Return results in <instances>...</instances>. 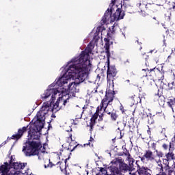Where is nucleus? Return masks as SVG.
Instances as JSON below:
<instances>
[{
	"mask_svg": "<svg viewBox=\"0 0 175 175\" xmlns=\"http://www.w3.org/2000/svg\"><path fill=\"white\" fill-rule=\"evenodd\" d=\"M92 50H94V44L90 42L85 49L81 51L79 56L71 59L70 62L72 64L70 65L66 70L68 78L64 76L59 78L56 82L59 87L68 84V81L70 79L75 80V84L77 85L85 81L87 76H88V68L91 65L90 54L92 53Z\"/></svg>",
	"mask_w": 175,
	"mask_h": 175,
	"instance_id": "1",
	"label": "nucleus"
},
{
	"mask_svg": "<svg viewBox=\"0 0 175 175\" xmlns=\"http://www.w3.org/2000/svg\"><path fill=\"white\" fill-rule=\"evenodd\" d=\"M39 111L36 114V120L30 126L28 131V137L32 141H27L26 145L23 148V152L26 157H33L39 155V150L42 148L40 143V131L44 126V120H46V114Z\"/></svg>",
	"mask_w": 175,
	"mask_h": 175,
	"instance_id": "2",
	"label": "nucleus"
},
{
	"mask_svg": "<svg viewBox=\"0 0 175 175\" xmlns=\"http://www.w3.org/2000/svg\"><path fill=\"white\" fill-rule=\"evenodd\" d=\"M57 94H58V90L53 88L46 90L42 95V99L43 100L51 96V101L44 103L41 109H40V111L42 112V114H47L49 111H50V109H51V105L54 103V100H55V95H57Z\"/></svg>",
	"mask_w": 175,
	"mask_h": 175,
	"instance_id": "3",
	"label": "nucleus"
},
{
	"mask_svg": "<svg viewBox=\"0 0 175 175\" xmlns=\"http://www.w3.org/2000/svg\"><path fill=\"white\" fill-rule=\"evenodd\" d=\"M142 72H144L145 73L143 75V77H147V79H149L150 80H154V79L163 80L165 79L163 73L157 68L143 69Z\"/></svg>",
	"mask_w": 175,
	"mask_h": 175,
	"instance_id": "4",
	"label": "nucleus"
},
{
	"mask_svg": "<svg viewBox=\"0 0 175 175\" xmlns=\"http://www.w3.org/2000/svg\"><path fill=\"white\" fill-rule=\"evenodd\" d=\"M137 7L140 9L141 16H142V17L148 16V13H151V12L155 10V5H154V4L147 3V2L144 0H139V3H137Z\"/></svg>",
	"mask_w": 175,
	"mask_h": 175,
	"instance_id": "5",
	"label": "nucleus"
},
{
	"mask_svg": "<svg viewBox=\"0 0 175 175\" xmlns=\"http://www.w3.org/2000/svg\"><path fill=\"white\" fill-rule=\"evenodd\" d=\"M117 68L116 66H110V63H108L107 70V80L109 85H111V87H114V77L117 76Z\"/></svg>",
	"mask_w": 175,
	"mask_h": 175,
	"instance_id": "6",
	"label": "nucleus"
},
{
	"mask_svg": "<svg viewBox=\"0 0 175 175\" xmlns=\"http://www.w3.org/2000/svg\"><path fill=\"white\" fill-rule=\"evenodd\" d=\"M174 150V148L172 147V143H170L169 145V151L167 153H165L164 158L163 159V165H167V163L170 161H174L175 159V154L174 152H173V150Z\"/></svg>",
	"mask_w": 175,
	"mask_h": 175,
	"instance_id": "7",
	"label": "nucleus"
},
{
	"mask_svg": "<svg viewBox=\"0 0 175 175\" xmlns=\"http://www.w3.org/2000/svg\"><path fill=\"white\" fill-rule=\"evenodd\" d=\"M73 144H75V142H71L69 144V147L68 148H64L63 150H61L60 155H65V154L66 153L68 154V155H69V154H70L72 151H75L76 148H83V146L80 144L75 145L74 147Z\"/></svg>",
	"mask_w": 175,
	"mask_h": 175,
	"instance_id": "8",
	"label": "nucleus"
},
{
	"mask_svg": "<svg viewBox=\"0 0 175 175\" xmlns=\"http://www.w3.org/2000/svg\"><path fill=\"white\" fill-rule=\"evenodd\" d=\"M137 162L139 161H137L135 163L137 166V172L133 174V175H151L152 173L151 170L148 168V167L140 166V165L137 164Z\"/></svg>",
	"mask_w": 175,
	"mask_h": 175,
	"instance_id": "9",
	"label": "nucleus"
},
{
	"mask_svg": "<svg viewBox=\"0 0 175 175\" xmlns=\"http://www.w3.org/2000/svg\"><path fill=\"white\" fill-rule=\"evenodd\" d=\"M141 159V162H145L146 161L152 162V161H155V156L154 155V152L150 150H145L144 154L143 157H139Z\"/></svg>",
	"mask_w": 175,
	"mask_h": 175,
	"instance_id": "10",
	"label": "nucleus"
},
{
	"mask_svg": "<svg viewBox=\"0 0 175 175\" xmlns=\"http://www.w3.org/2000/svg\"><path fill=\"white\" fill-rule=\"evenodd\" d=\"M100 111H101L99 108H96V112L92 115L90 119V122L88 124V126H90V132H92L94 130V126H95V124H96V120H98V117H99Z\"/></svg>",
	"mask_w": 175,
	"mask_h": 175,
	"instance_id": "11",
	"label": "nucleus"
},
{
	"mask_svg": "<svg viewBox=\"0 0 175 175\" xmlns=\"http://www.w3.org/2000/svg\"><path fill=\"white\" fill-rule=\"evenodd\" d=\"M13 157H11V159L9 161V167L10 170V167L15 169L16 170H21L23 169H24V167H25V165H27V163H13Z\"/></svg>",
	"mask_w": 175,
	"mask_h": 175,
	"instance_id": "12",
	"label": "nucleus"
},
{
	"mask_svg": "<svg viewBox=\"0 0 175 175\" xmlns=\"http://www.w3.org/2000/svg\"><path fill=\"white\" fill-rule=\"evenodd\" d=\"M27 129H28V126H23L19 129L16 134L12 135L11 139L12 140H19V139H21V137H23V135H24V133H27Z\"/></svg>",
	"mask_w": 175,
	"mask_h": 175,
	"instance_id": "13",
	"label": "nucleus"
},
{
	"mask_svg": "<svg viewBox=\"0 0 175 175\" xmlns=\"http://www.w3.org/2000/svg\"><path fill=\"white\" fill-rule=\"evenodd\" d=\"M164 170L165 172H167V175H175V161L173 162V164L172 165V166L170 167L169 165V162L167 163V164H164Z\"/></svg>",
	"mask_w": 175,
	"mask_h": 175,
	"instance_id": "14",
	"label": "nucleus"
},
{
	"mask_svg": "<svg viewBox=\"0 0 175 175\" xmlns=\"http://www.w3.org/2000/svg\"><path fill=\"white\" fill-rule=\"evenodd\" d=\"M107 38H104V42H105V53L107 54V57H110V33H107Z\"/></svg>",
	"mask_w": 175,
	"mask_h": 175,
	"instance_id": "15",
	"label": "nucleus"
},
{
	"mask_svg": "<svg viewBox=\"0 0 175 175\" xmlns=\"http://www.w3.org/2000/svg\"><path fill=\"white\" fill-rule=\"evenodd\" d=\"M64 165V163L59 161L57 163V164L53 163V162L50 161L47 165H44V168L47 167H53V166H55V167H57V169H59L62 172H64V168H62V165Z\"/></svg>",
	"mask_w": 175,
	"mask_h": 175,
	"instance_id": "16",
	"label": "nucleus"
},
{
	"mask_svg": "<svg viewBox=\"0 0 175 175\" xmlns=\"http://www.w3.org/2000/svg\"><path fill=\"white\" fill-rule=\"evenodd\" d=\"M119 172H120V173H126V172L129 171V165L128 164L122 162V160L120 159L119 160V168H118Z\"/></svg>",
	"mask_w": 175,
	"mask_h": 175,
	"instance_id": "17",
	"label": "nucleus"
},
{
	"mask_svg": "<svg viewBox=\"0 0 175 175\" xmlns=\"http://www.w3.org/2000/svg\"><path fill=\"white\" fill-rule=\"evenodd\" d=\"M68 100H69V98L65 99L64 98V96L59 97L55 105H53V109H57V107H59V103H62L64 106H65L66 103H68Z\"/></svg>",
	"mask_w": 175,
	"mask_h": 175,
	"instance_id": "18",
	"label": "nucleus"
},
{
	"mask_svg": "<svg viewBox=\"0 0 175 175\" xmlns=\"http://www.w3.org/2000/svg\"><path fill=\"white\" fill-rule=\"evenodd\" d=\"M111 105L113 104L111 103H109L107 98H105V97L104 98L102 99L100 106L97 107V109H99V110L102 111V110H103L105 107H107L109 105L111 106Z\"/></svg>",
	"mask_w": 175,
	"mask_h": 175,
	"instance_id": "19",
	"label": "nucleus"
},
{
	"mask_svg": "<svg viewBox=\"0 0 175 175\" xmlns=\"http://www.w3.org/2000/svg\"><path fill=\"white\" fill-rule=\"evenodd\" d=\"M9 163H4V165H2L0 167V175H8V173H9Z\"/></svg>",
	"mask_w": 175,
	"mask_h": 175,
	"instance_id": "20",
	"label": "nucleus"
},
{
	"mask_svg": "<svg viewBox=\"0 0 175 175\" xmlns=\"http://www.w3.org/2000/svg\"><path fill=\"white\" fill-rule=\"evenodd\" d=\"M109 170L111 173L109 175H124L121 172H120L118 167L111 165L109 167Z\"/></svg>",
	"mask_w": 175,
	"mask_h": 175,
	"instance_id": "21",
	"label": "nucleus"
},
{
	"mask_svg": "<svg viewBox=\"0 0 175 175\" xmlns=\"http://www.w3.org/2000/svg\"><path fill=\"white\" fill-rule=\"evenodd\" d=\"M114 95H116V92L114 91L106 92L105 97L107 99L109 103H111L114 100Z\"/></svg>",
	"mask_w": 175,
	"mask_h": 175,
	"instance_id": "22",
	"label": "nucleus"
},
{
	"mask_svg": "<svg viewBox=\"0 0 175 175\" xmlns=\"http://www.w3.org/2000/svg\"><path fill=\"white\" fill-rule=\"evenodd\" d=\"M108 116H110L111 121L116 122L118 118V114L117 113V111H114L113 112H108Z\"/></svg>",
	"mask_w": 175,
	"mask_h": 175,
	"instance_id": "23",
	"label": "nucleus"
},
{
	"mask_svg": "<svg viewBox=\"0 0 175 175\" xmlns=\"http://www.w3.org/2000/svg\"><path fill=\"white\" fill-rule=\"evenodd\" d=\"M113 111H116L114 110V108H113V106L108 105L107 107H104V113H106L107 114H109V113H113Z\"/></svg>",
	"mask_w": 175,
	"mask_h": 175,
	"instance_id": "24",
	"label": "nucleus"
},
{
	"mask_svg": "<svg viewBox=\"0 0 175 175\" xmlns=\"http://www.w3.org/2000/svg\"><path fill=\"white\" fill-rule=\"evenodd\" d=\"M135 161H129V172H133L135 170Z\"/></svg>",
	"mask_w": 175,
	"mask_h": 175,
	"instance_id": "25",
	"label": "nucleus"
},
{
	"mask_svg": "<svg viewBox=\"0 0 175 175\" xmlns=\"http://www.w3.org/2000/svg\"><path fill=\"white\" fill-rule=\"evenodd\" d=\"M142 120H148L150 115H148L147 113H145L144 111L139 113Z\"/></svg>",
	"mask_w": 175,
	"mask_h": 175,
	"instance_id": "26",
	"label": "nucleus"
},
{
	"mask_svg": "<svg viewBox=\"0 0 175 175\" xmlns=\"http://www.w3.org/2000/svg\"><path fill=\"white\" fill-rule=\"evenodd\" d=\"M167 7L170 10H175V3L169 1L167 3Z\"/></svg>",
	"mask_w": 175,
	"mask_h": 175,
	"instance_id": "27",
	"label": "nucleus"
},
{
	"mask_svg": "<svg viewBox=\"0 0 175 175\" xmlns=\"http://www.w3.org/2000/svg\"><path fill=\"white\" fill-rule=\"evenodd\" d=\"M94 141H95V139H94V138H92V137H90L88 144H85L83 145L84 147H85V146H90V147H94Z\"/></svg>",
	"mask_w": 175,
	"mask_h": 175,
	"instance_id": "28",
	"label": "nucleus"
},
{
	"mask_svg": "<svg viewBox=\"0 0 175 175\" xmlns=\"http://www.w3.org/2000/svg\"><path fill=\"white\" fill-rule=\"evenodd\" d=\"M131 99L133 101V105H137V103H139V101L137 100V99H139V98L135 95L131 96Z\"/></svg>",
	"mask_w": 175,
	"mask_h": 175,
	"instance_id": "29",
	"label": "nucleus"
},
{
	"mask_svg": "<svg viewBox=\"0 0 175 175\" xmlns=\"http://www.w3.org/2000/svg\"><path fill=\"white\" fill-rule=\"evenodd\" d=\"M147 120H148V124H149L150 125L155 123V120H154V119L152 118L151 113H149V117H148Z\"/></svg>",
	"mask_w": 175,
	"mask_h": 175,
	"instance_id": "30",
	"label": "nucleus"
},
{
	"mask_svg": "<svg viewBox=\"0 0 175 175\" xmlns=\"http://www.w3.org/2000/svg\"><path fill=\"white\" fill-rule=\"evenodd\" d=\"M99 32H100V27L97 28V31L94 33V39H96V40H98V39H100V37L98 36Z\"/></svg>",
	"mask_w": 175,
	"mask_h": 175,
	"instance_id": "31",
	"label": "nucleus"
},
{
	"mask_svg": "<svg viewBox=\"0 0 175 175\" xmlns=\"http://www.w3.org/2000/svg\"><path fill=\"white\" fill-rule=\"evenodd\" d=\"M156 155L158 157V158H163V156L165 155L162 151H159L158 150H155Z\"/></svg>",
	"mask_w": 175,
	"mask_h": 175,
	"instance_id": "32",
	"label": "nucleus"
},
{
	"mask_svg": "<svg viewBox=\"0 0 175 175\" xmlns=\"http://www.w3.org/2000/svg\"><path fill=\"white\" fill-rule=\"evenodd\" d=\"M170 16H172V14L170 12L165 14V21H170Z\"/></svg>",
	"mask_w": 175,
	"mask_h": 175,
	"instance_id": "33",
	"label": "nucleus"
},
{
	"mask_svg": "<svg viewBox=\"0 0 175 175\" xmlns=\"http://www.w3.org/2000/svg\"><path fill=\"white\" fill-rule=\"evenodd\" d=\"M142 58L143 59H146V61H147V59H148L149 57H148V55H146V53H143L142 55Z\"/></svg>",
	"mask_w": 175,
	"mask_h": 175,
	"instance_id": "34",
	"label": "nucleus"
},
{
	"mask_svg": "<svg viewBox=\"0 0 175 175\" xmlns=\"http://www.w3.org/2000/svg\"><path fill=\"white\" fill-rule=\"evenodd\" d=\"M127 159H128L129 162H130L131 161H135V159H133V157H132V156L131 155L130 153L127 156Z\"/></svg>",
	"mask_w": 175,
	"mask_h": 175,
	"instance_id": "35",
	"label": "nucleus"
},
{
	"mask_svg": "<svg viewBox=\"0 0 175 175\" xmlns=\"http://www.w3.org/2000/svg\"><path fill=\"white\" fill-rule=\"evenodd\" d=\"M120 111H122V114H125V109H124V106L122 105V104H121L120 107Z\"/></svg>",
	"mask_w": 175,
	"mask_h": 175,
	"instance_id": "36",
	"label": "nucleus"
},
{
	"mask_svg": "<svg viewBox=\"0 0 175 175\" xmlns=\"http://www.w3.org/2000/svg\"><path fill=\"white\" fill-rule=\"evenodd\" d=\"M100 172L104 174H106V173H107V170H106L105 167H100Z\"/></svg>",
	"mask_w": 175,
	"mask_h": 175,
	"instance_id": "37",
	"label": "nucleus"
},
{
	"mask_svg": "<svg viewBox=\"0 0 175 175\" xmlns=\"http://www.w3.org/2000/svg\"><path fill=\"white\" fill-rule=\"evenodd\" d=\"M127 75L128 77H133V76H135V74L132 71H129Z\"/></svg>",
	"mask_w": 175,
	"mask_h": 175,
	"instance_id": "38",
	"label": "nucleus"
},
{
	"mask_svg": "<svg viewBox=\"0 0 175 175\" xmlns=\"http://www.w3.org/2000/svg\"><path fill=\"white\" fill-rule=\"evenodd\" d=\"M162 148H163V150H167L169 148V145L168 144H163L162 145Z\"/></svg>",
	"mask_w": 175,
	"mask_h": 175,
	"instance_id": "39",
	"label": "nucleus"
},
{
	"mask_svg": "<svg viewBox=\"0 0 175 175\" xmlns=\"http://www.w3.org/2000/svg\"><path fill=\"white\" fill-rule=\"evenodd\" d=\"M103 113H100L99 114L98 113V117H99V119H98V121H103Z\"/></svg>",
	"mask_w": 175,
	"mask_h": 175,
	"instance_id": "40",
	"label": "nucleus"
},
{
	"mask_svg": "<svg viewBox=\"0 0 175 175\" xmlns=\"http://www.w3.org/2000/svg\"><path fill=\"white\" fill-rule=\"evenodd\" d=\"M98 130L99 131H103V129H105V125L100 126V125H98Z\"/></svg>",
	"mask_w": 175,
	"mask_h": 175,
	"instance_id": "41",
	"label": "nucleus"
},
{
	"mask_svg": "<svg viewBox=\"0 0 175 175\" xmlns=\"http://www.w3.org/2000/svg\"><path fill=\"white\" fill-rule=\"evenodd\" d=\"M161 133H163V135H166V128H163L161 129Z\"/></svg>",
	"mask_w": 175,
	"mask_h": 175,
	"instance_id": "42",
	"label": "nucleus"
},
{
	"mask_svg": "<svg viewBox=\"0 0 175 175\" xmlns=\"http://www.w3.org/2000/svg\"><path fill=\"white\" fill-rule=\"evenodd\" d=\"M68 142L69 143V142H72V134L69 135V137H68Z\"/></svg>",
	"mask_w": 175,
	"mask_h": 175,
	"instance_id": "43",
	"label": "nucleus"
},
{
	"mask_svg": "<svg viewBox=\"0 0 175 175\" xmlns=\"http://www.w3.org/2000/svg\"><path fill=\"white\" fill-rule=\"evenodd\" d=\"M152 148H153L154 150H155L157 148V144L155 143H152Z\"/></svg>",
	"mask_w": 175,
	"mask_h": 175,
	"instance_id": "44",
	"label": "nucleus"
},
{
	"mask_svg": "<svg viewBox=\"0 0 175 175\" xmlns=\"http://www.w3.org/2000/svg\"><path fill=\"white\" fill-rule=\"evenodd\" d=\"M83 117V111L80 112V115H77V118H81Z\"/></svg>",
	"mask_w": 175,
	"mask_h": 175,
	"instance_id": "45",
	"label": "nucleus"
},
{
	"mask_svg": "<svg viewBox=\"0 0 175 175\" xmlns=\"http://www.w3.org/2000/svg\"><path fill=\"white\" fill-rule=\"evenodd\" d=\"M129 151L126 150V152H124V155H125V157H127L129 154Z\"/></svg>",
	"mask_w": 175,
	"mask_h": 175,
	"instance_id": "46",
	"label": "nucleus"
},
{
	"mask_svg": "<svg viewBox=\"0 0 175 175\" xmlns=\"http://www.w3.org/2000/svg\"><path fill=\"white\" fill-rule=\"evenodd\" d=\"M5 144H6V141L3 142L0 145V147H3V146H5Z\"/></svg>",
	"mask_w": 175,
	"mask_h": 175,
	"instance_id": "47",
	"label": "nucleus"
},
{
	"mask_svg": "<svg viewBox=\"0 0 175 175\" xmlns=\"http://www.w3.org/2000/svg\"><path fill=\"white\" fill-rule=\"evenodd\" d=\"M111 33H114V26H112V31H111Z\"/></svg>",
	"mask_w": 175,
	"mask_h": 175,
	"instance_id": "48",
	"label": "nucleus"
},
{
	"mask_svg": "<svg viewBox=\"0 0 175 175\" xmlns=\"http://www.w3.org/2000/svg\"><path fill=\"white\" fill-rule=\"evenodd\" d=\"M158 96H159V99H163V96H159V94H158Z\"/></svg>",
	"mask_w": 175,
	"mask_h": 175,
	"instance_id": "49",
	"label": "nucleus"
},
{
	"mask_svg": "<svg viewBox=\"0 0 175 175\" xmlns=\"http://www.w3.org/2000/svg\"><path fill=\"white\" fill-rule=\"evenodd\" d=\"M87 106H88V105H85V106L83 107V110H86Z\"/></svg>",
	"mask_w": 175,
	"mask_h": 175,
	"instance_id": "50",
	"label": "nucleus"
},
{
	"mask_svg": "<svg viewBox=\"0 0 175 175\" xmlns=\"http://www.w3.org/2000/svg\"><path fill=\"white\" fill-rule=\"evenodd\" d=\"M64 169H66V161H65Z\"/></svg>",
	"mask_w": 175,
	"mask_h": 175,
	"instance_id": "51",
	"label": "nucleus"
},
{
	"mask_svg": "<svg viewBox=\"0 0 175 175\" xmlns=\"http://www.w3.org/2000/svg\"><path fill=\"white\" fill-rule=\"evenodd\" d=\"M172 53H173V54H174V55H175V48H174V50L172 51Z\"/></svg>",
	"mask_w": 175,
	"mask_h": 175,
	"instance_id": "52",
	"label": "nucleus"
},
{
	"mask_svg": "<svg viewBox=\"0 0 175 175\" xmlns=\"http://www.w3.org/2000/svg\"><path fill=\"white\" fill-rule=\"evenodd\" d=\"M126 81L127 83H130L131 81H129V79H127V80H126Z\"/></svg>",
	"mask_w": 175,
	"mask_h": 175,
	"instance_id": "53",
	"label": "nucleus"
},
{
	"mask_svg": "<svg viewBox=\"0 0 175 175\" xmlns=\"http://www.w3.org/2000/svg\"><path fill=\"white\" fill-rule=\"evenodd\" d=\"M96 175H102V174H100V172H98V174H96Z\"/></svg>",
	"mask_w": 175,
	"mask_h": 175,
	"instance_id": "54",
	"label": "nucleus"
},
{
	"mask_svg": "<svg viewBox=\"0 0 175 175\" xmlns=\"http://www.w3.org/2000/svg\"><path fill=\"white\" fill-rule=\"evenodd\" d=\"M143 48L142 47V46H140V48H139V50H142Z\"/></svg>",
	"mask_w": 175,
	"mask_h": 175,
	"instance_id": "55",
	"label": "nucleus"
},
{
	"mask_svg": "<svg viewBox=\"0 0 175 175\" xmlns=\"http://www.w3.org/2000/svg\"><path fill=\"white\" fill-rule=\"evenodd\" d=\"M165 1V2H167V0H164Z\"/></svg>",
	"mask_w": 175,
	"mask_h": 175,
	"instance_id": "56",
	"label": "nucleus"
},
{
	"mask_svg": "<svg viewBox=\"0 0 175 175\" xmlns=\"http://www.w3.org/2000/svg\"><path fill=\"white\" fill-rule=\"evenodd\" d=\"M152 51H150V53H152Z\"/></svg>",
	"mask_w": 175,
	"mask_h": 175,
	"instance_id": "57",
	"label": "nucleus"
},
{
	"mask_svg": "<svg viewBox=\"0 0 175 175\" xmlns=\"http://www.w3.org/2000/svg\"><path fill=\"white\" fill-rule=\"evenodd\" d=\"M148 132H150V133L151 131H150V130H148Z\"/></svg>",
	"mask_w": 175,
	"mask_h": 175,
	"instance_id": "58",
	"label": "nucleus"
},
{
	"mask_svg": "<svg viewBox=\"0 0 175 175\" xmlns=\"http://www.w3.org/2000/svg\"><path fill=\"white\" fill-rule=\"evenodd\" d=\"M137 43H139V41H138V40H137Z\"/></svg>",
	"mask_w": 175,
	"mask_h": 175,
	"instance_id": "59",
	"label": "nucleus"
}]
</instances>
